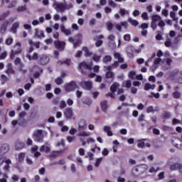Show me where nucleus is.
Instances as JSON below:
<instances>
[{"mask_svg": "<svg viewBox=\"0 0 182 182\" xmlns=\"http://www.w3.org/2000/svg\"><path fill=\"white\" fill-rule=\"evenodd\" d=\"M26 58H28V60H38V63H40V65H47V63H49V57L46 55H39L37 53H33V55H31L30 54H26Z\"/></svg>", "mask_w": 182, "mask_h": 182, "instance_id": "nucleus-1", "label": "nucleus"}, {"mask_svg": "<svg viewBox=\"0 0 182 182\" xmlns=\"http://www.w3.org/2000/svg\"><path fill=\"white\" fill-rule=\"evenodd\" d=\"M53 8L57 12H60L61 14H63V12H65L66 10L72 9V8H73V4H67L66 3H59L55 1L53 3Z\"/></svg>", "mask_w": 182, "mask_h": 182, "instance_id": "nucleus-2", "label": "nucleus"}, {"mask_svg": "<svg viewBox=\"0 0 182 182\" xmlns=\"http://www.w3.org/2000/svg\"><path fill=\"white\" fill-rule=\"evenodd\" d=\"M22 52V44L21 43L17 42L13 47L11 53L10 58L11 60L15 59L16 55H19Z\"/></svg>", "mask_w": 182, "mask_h": 182, "instance_id": "nucleus-3", "label": "nucleus"}, {"mask_svg": "<svg viewBox=\"0 0 182 182\" xmlns=\"http://www.w3.org/2000/svg\"><path fill=\"white\" fill-rule=\"evenodd\" d=\"M82 39H83V36H82V34H77L75 36V38L70 37L68 41L73 43V48L76 49V48L82 43Z\"/></svg>", "mask_w": 182, "mask_h": 182, "instance_id": "nucleus-4", "label": "nucleus"}, {"mask_svg": "<svg viewBox=\"0 0 182 182\" xmlns=\"http://www.w3.org/2000/svg\"><path fill=\"white\" fill-rule=\"evenodd\" d=\"M161 16L159 15H153L151 16V28L153 31H156L157 29V23L156 22H159L161 20Z\"/></svg>", "mask_w": 182, "mask_h": 182, "instance_id": "nucleus-5", "label": "nucleus"}, {"mask_svg": "<svg viewBox=\"0 0 182 182\" xmlns=\"http://www.w3.org/2000/svg\"><path fill=\"white\" fill-rule=\"evenodd\" d=\"M34 140L38 143H42L43 141V131L41 129H38L34 132Z\"/></svg>", "mask_w": 182, "mask_h": 182, "instance_id": "nucleus-6", "label": "nucleus"}, {"mask_svg": "<svg viewBox=\"0 0 182 182\" xmlns=\"http://www.w3.org/2000/svg\"><path fill=\"white\" fill-rule=\"evenodd\" d=\"M75 89H77V85H76L75 81H71L65 85V92H73Z\"/></svg>", "mask_w": 182, "mask_h": 182, "instance_id": "nucleus-7", "label": "nucleus"}, {"mask_svg": "<svg viewBox=\"0 0 182 182\" xmlns=\"http://www.w3.org/2000/svg\"><path fill=\"white\" fill-rule=\"evenodd\" d=\"M77 136L80 137V140L82 142V146H86V141H85V137H89V136H90V132L82 131L78 133Z\"/></svg>", "mask_w": 182, "mask_h": 182, "instance_id": "nucleus-8", "label": "nucleus"}, {"mask_svg": "<svg viewBox=\"0 0 182 182\" xmlns=\"http://www.w3.org/2000/svg\"><path fill=\"white\" fill-rule=\"evenodd\" d=\"M156 55L158 58H156L154 61V67L155 69H157V66H159V65L163 62V60H161L160 58H161V56H163L164 54L163 53V51L159 50Z\"/></svg>", "mask_w": 182, "mask_h": 182, "instance_id": "nucleus-9", "label": "nucleus"}, {"mask_svg": "<svg viewBox=\"0 0 182 182\" xmlns=\"http://www.w3.org/2000/svg\"><path fill=\"white\" fill-rule=\"evenodd\" d=\"M80 86L85 90H90L93 87V83L91 81H82L80 82Z\"/></svg>", "mask_w": 182, "mask_h": 182, "instance_id": "nucleus-10", "label": "nucleus"}, {"mask_svg": "<svg viewBox=\"0 0 182 182\" xmlns=\"http://www.w3.org/2000/svg\"><path fill=\"white\" fill-rule=\"evenodd\" d=\"M115 28L119 31V32H122V26L125 29H127V26H129V24L127 23V21H122L121 23H116L114 24Z\"/></svg>", "mask_w": 182, "mask_h": 182, "instance_id": "nucleus-11", "label": "nucleus"}, {"mask_svg": "<svg viewBox=\"0 0 182 182\" xmlns=\"http://www.w3.org/2000/svg\"><path fill=\"white\" fill-rule=\"evenodd\" d=\"M173 99H180L181 97V91H180V87L178 86L174 87V92L172 93Z\"/></svg>", "mask_w": 182, "mask_h": 182, "instance_id": "nucleus-12", "label": "nucleus"}, {"mask_svg": "<svg viewBox=\"0 0 182 182\" xmlns=\"http://www.w3.org/2000/svg\"><path fill=\"white\" fill-rule=\"evenodd\" d=\"M20 26H21V23H19V21H16L12 25V27L10 29V32H11L12 33H16V32L18 31V29H19Z\"/></svg>", "mask_w": 182, "mask_h": 182, "instance_id": "nucleus-13", "label": "nucleus"}, {"mask_svg": "<svg viewBox=\"0 0 182 182\" xmlns=\"http://www.w3.org/2000/svg\"><path fill=\"white\" fill-rule=\"evenodd\" d=\"M40 151L44 153H49L50 151V144H49L48 143L43 144L40 148Z\"/></svg>", "mask_w": 182, "mask_h": 182, "instance_id": "nucleus-14", "label": "nucleus"}, {"mask_svg": "<svg viewBox=\"0 0 182 182\" xmlns=\"http://www.w3.org/2000/svg\"><path fill=\"white\" fill-rule=\"evenodd\" d=\"M64 116L66 119H72L73 116V109L72 108H68L64 112Z\"/></svg>", "mask_w": 182, "mask_h": 182, "instance_id": "nucleus-15", "label": "nucleus"}, {"mask_svg": "<svg viewBox=\"0 0 182 182\" xmlns=\"http://www.w3.org/2000/svg\"><path fill=\"white\" fill-rule=\"evenodd\" d=\"M103 38H104L103 35H100L95 38V41H96L97 39L95 42V46L97 48H100V46H102V45H103V41L100 40V39H103Z\"/></svg>", "mask_w": 182, "mask_h": 182, "instance_id": "nucleus-16", "label": "nucleus"}, {"mask_svg": "<svg viewBox=\"0 0 182 182\" xmlns=\"http://www.w3.org/2000/svg\"><path fill=\"white\" fill-rule=\"evenodd\" d=\"M79 68L80 69L81 72H83L85 69H88L90 70L92 69V65L86 64V63L82 62L79 64Z\"/></svg>", "mask_w": 182, "mask_h": 182, "instance_id": "nucleus-17", "label": "nucleus"}, {"mask_svg": "<svg viewBox=\"0 0 182 182\" xmlns=\"http://www.w3.org/2000/svg\"><path fill=\"white\" fill-rule=\"evenodd\" d=\"M35 38H38V39H42V38H45V33H43V31L36 28L35 30Z\"/></svg>", "mask_w": 182, "mask_h": 182, "instance_id": "nucleus-18", "label": "nucleus"}, {"mask_svg": "<svg viewBox=\"0 0 182 182\" xmlns=\"http://www.w3.org/2000/svg\"><path fill=\"white\" fill-rule=\"evenodd\" d=\"M114 59H117L118 64L119 63H123L124 62V59L122 58V55L120 54V53H117V52H114Z\"/></svg>", "mask_w": 182, "mask_h": 182, "instance_id": "nucleus-19", "label": "nucleus"}, {"mask_svg": "<svg viewBox=\"0 0 182 182\" xmlns=\"http://www.w3.org/2000/svg\"><path fill=\"white\" fill-rule=\"evenodd\" d=\"M54 45L59 50H63V49H65V42L55 41Z\"/></svg>", "mask_w": 182, "mask_h": 182, "instance_id": "nucleus-20", "label": "nucleus"}, {"mask_svg": "<svg viewBox=\"0 0 182 182\" xmlns=\"http://www.w3.org/2000/svg\"><path fill=\"white\" fill-rule=\"evenodd\" d=\"M8 151H9V145L4 144L0 148V156H2V154H6V153H8Z\"/></svg>", "mask_w": 182, "mask_h": 182, "instance_id": "nucleus-21", "label": "nucleus"}, {"mask_svg": "<svg viewBox=\"0 0 182 182\" xmlns=\"http://www.w3.org/2000/svg\"><path fill=\"white\" fill-rule=\"evenodd\" d=\"M9 24V21H5L1 25V33H5L6 32V29L8 28V25Z\"/></svg>", "mask_w": 182, "mask_h": 182, "instance_id": "nucleus-22", "label": "nucleus"}, {"mask_svg": "<svg viewBox=\"0 0 182 182\" xmlns=\"http://www.w3.org/2000/svg\"><path fill=\"white\" fill-rule=\"evenodd\" d=\"M6 73L7 75H15V70L12 68V64L7 65V69L6 70Z\"/></svg>", "mask_w": 182, "mask_h": 182, "instance_id": "nucleus-23", "label": "nucleus"}, {"mask_svg": "<svg viewBox=\"0 0 182 182\" xmlns=\"http://www.w3.org/2000/svg\"><path fill=\"white\" fill-rule=\"evenodd\" d=\"M31 153L33 154L34 157L38 158L41 156V152L38 151V146H33L31 148Z\"/></svg>", "mask_w": 182, "mask_h": 182, "instance_id": "nucleus-24", "label": "nucleus"}, {"mask_svg": "<svg viewBox=\"0 0 182 182\" xmlns=\"http://www.w3.org/2000/svg\"><path fill=\"white\" fill-rule=\"evenodd\" d=\"M86 127V121L80 119L78 122V130H84Z\"/></svg>", "mask_w": 182, "mask_h": 182, "instance_id": "nucleus-25", "label": "nucleus"}, {"mask_svg": "<svg viewBox=\"0 0 182 182\" xmlns=\"http://www.w3.org/2000/svg\"><path fill=\"white\" fill-rule=\"evenodd\" d=\"M62 153V150L60 151H53L51 152V154L49 155V157L50 159H56Z\"/></svg>", "mask_w": 182, "mask_h": 182, "instance_id": "nucleus-26", "label": "nucleus"}, {"mask_svg": "<svg viewBox=\"0 0 182 182\" xmlns=\"http://www.w3.org/2000/svg\"><path fill=\"white\" fill-rule=\"evenodd\" d=\"M117 66H119L118 63L114 62L112 65L105 67V70H107V72H112V69H113V68H117Z\"/></svg>", "mask_w": 182, "mask_h": 182, "instance_id": "nucleus-27", "label": "nucleus"}, {"mask_svg": "<svg viewBox=\"0 0 182 182\" xmlns=\"http://www.w3.org/2000/svg\"><path fill=\"white\" fill-rule=\"evenodd\" d=\"M119 87H120V85H119V83L117 82H115L111 86L110 91L112 92V93H114L115 92H117Z\"/></svg>", "mask_w": 182, "mask_h": 182, "instance_id": "nucleus-28", "label": "nucleus"}, {"mask_svg": "<svg viewBox=\"0 0 182 182\" xmlns=\"http://www.w3.org/2000/svg\"><path fill=\"white\" fill-rule=\"evenodd\" d=\"M60 29L63 33H65V35H66L67 36L72 33V31H70V30L69 29H66L64 25L60 26Z\"/></svg>", "mask_w": 182, "mask_h": 182, "instance_id": "nucleus-29", "label": "nucleus"}, {"mask_svg": "<svg viewBox=\"0 0 182 182\" xmlns=\"http://www.w3.org/2000/svg\"><path fill=\"white\" fill-rule=\"evenodd\" d=\"M112 128L109 126H105L103 128L104 132L107 133V136H113V132L111 130Z\"/></svg>", "mask_w": 182, "mask_h": 182, "instance_id": "nucleus-30", "label": "nucleus"}, {"mask_svg": "<svg viewBox=\"0 0 182 182\" xmlns=\"http://www.w3.org/2000/svg\"><path fill=\"white\" fill-rule=\"evenodd\" d=\"M100 105L102 112H106V110L109 109V105H107V101H102L101 102Z\"/></svg>", "mask_w": 182, "mask_h": 182, "instance_id": "nucleus-31", "label": "nucleus"}, {"mask_svg": "<svg viewBox=\"0 0 182 182\" xmlns=\"http://www.w3.org/2000/svg\"><path fill=\"white\" fill-rule=\"evenodd\" d=\"M144 89L145 90H150V89H151V90H154V89H156V85L154 84L151 85L150 83H146L144 85Z\"/></svg>", "mask_w": 182, "mask_h": 182, "instance_id": "nucleus-32", "label": "nucleus"}, {"mask_svg": "<svg viewBox=\"0 0 182 182\" xmlns=\"http://www.w3.org/2000/svg\"><path fill=\"white\" fill-rule=\"evenodd\" d=\"M140 168H139V166L134 167L132 171V176H133V177H137V176H139V174H137V173H139V171H140Z\"/></svg>", "mask_w": 182, "mask_h": 182, "instance_id": "nucleus-33", "label": "nucleus"}, {"mask_svg": "<svg viewBox=\"0 0 182 182\" xmlns=\"http://www.w3.org/2000/svg\"><path fill=\"white\" fill-rule=\"evenodd\" d=\"M119 14L121 15V16H124V15H129L130 12L129 11V10H126L123 8H120L119 11Z\"/></svg>", "mask_w": 182, "mask_h": 182, "instance_id": "nucleus-34", "label": "nucleus"}, {"mask_svg": "<svg viewBox=\"0 0 182 182\" xmlns=\"http://www.w3.org/2000/svg\"><path fill=\"white\" fill-rule=\"evenodd\" d=\"M0 80L1 82V85H5V83L9 80V78H8V76L3 74L1 75Z\"/></svg>", "mask_w": 182, "mask_h": 182, "instance_id": "nucleus-35", "label": "nucleus"}, {"mask_svg": "<svg viewBox=\"0 0 182 182\" xmlns=\"http://www.w3.org/2000/svg\"><path fill=\"white\" fill-rule=\"evenodd\" d=\"M124 87H127V89H130L132 87V80H127L123 82Z\"/></svg>", "mask_w": 182, "mask_h": 182, "instance_id": "nucleus-36", "label": "nucleus"}, {"mask_svg": "<svg viewBox=\"0 0 182 182\" xmlns=\"http://www.w3.org/2000/svg\"><path fill=\"white\" fill-rule=\"evenodd\" d=\"M140 171H141L142 173H144V171H146V170L149 168V166H147L146 164H141L139 166H138Z\"/></svg>", "mask_w": 182, "mask_h": 182, "instance_id": "nucleus-37", "label": "nucleus"}, {"mask_svg": "<svg viewBox=\"0 0 182 182\" xmlns=\"http://www.w3.org/2000/svg\"><path fill=\"white\" fill-rule=\"evenodd\" d=\"M128 21L129 22V23H131V25H132L133 26H137L139 25V21H137V20H134L132 18H128Z\"/></svg>", "mask_w": 182, "mask_h": 182, "instance_id": "nucleus-38", "label": "nucleus"}, {"mask_svg": "<svg viewBox=\"0 0 182 182\" xmlns=\"http://www.w3.org/2000/svg\"><path fill=\"white\" fill-rule=\"evenodd\" d=\"M82 103H84V105H87V106H90V105H92V99L89 97L83 98Z\"/></svg>", "mask_w": 182, "mask_h": 182, "instance_id": "nucleus-39", "label": "nucleus"}, {"mask_svg": "<svg viewBox=\"0 0 182 182\" xmlns=\"http://www.w3.org/2000/svg\"><path fill=\"white\" fill-rule=\"evenodd\" d=\"M15 147L16 150H21V149H23V147H25V144L22 142H16Z\"/></svg>", "mask_w": 182, "mask_h": 182, "instance_id": "nucleus-40", "label": "nucleus"}, {"mask_svg": "<svg viewBox=\"0 0 182 182\" xmlns=\"http://www.w3.org/2000/svg\"><path fill=\"white\" fill-rule=\"evenodd\" d=\"M65 163L66 161H65L64 159H60L58 161L50 164V166H56V164H60V166H65Z\"/></svg>", "mask_w": 182, "mask_h": 182, "instance_id": "nucleus-41", "label": "nucleus"}, {"mask_svg": "<svg viewBox=\"0 0 182 182\" xmlns=\"http://www.w3.org/2000/svg\"><path fill=\"white\" fill-rule=\"evenodd\" d=\"M136 71L131 70L128 73V77L130 79H132V80L136 79Z\"/></svg>", "mask_w": 182, "mask_h": 182, "instance_id": "nucleus-42", "label": "nucleus"}, {"mask_svg": "<svg viewBox=\"0 0 182 182\" xmlns=\"http://www.w3.org/2000/svg\"><path fill=\"white\" fill-rule=\"evenodd\" d=\"M177 140H179L178 138L173 137L172 139V143H173V146H175L176 147H178V149H181V150H182V144L180 146H178V144L176 143V141H177Z\"/></svg>", "mask_w": 182, "mask_h": 182, "instance_id": "nucleus-43", "label": "nucleus"}, {"mask_svg": "<svg viewBox=\"0 0 182 182\" xmlns=\"http://www.w3.org/2000/svg\"><path fill=\"white\" fill-rule=\"evenodd\" d=\"M114 74L112 71H107L105 73V77L107 79H112V77H114Z\"/></svg>", "mask_w": 182, "mask_h": 182, "instance_id": "nucleus-44", "label": "nucleus"}, {"mask_svg": "<svg viewBox=\"0 0 182 182\" xmlns=\"http://www.w3.org/2000/svg\"><path fill=\"white\" fill-rule=\"evenodd\" d=\"M102 62L104 63H107V62H112V56H110V55H105L102 58Z\"/></svg>", "mask_w": 182, "mask_h": 182, "instance_id": "nucleus-45", "label": "nucleus"}, {"mask_svg": "<svg viewBox=\"0 0 182 182\" xmlns=\"http://www.w3.org/2000/svg\"><path fill=\"white\" fill-rule=\"evenodd\" d=\"M162 117L164 119H170V117H171V113H170L169 112H167V111H164L162 113Z\"/></svg>", "mask_w": 182, "mask_h": 182, "instance_id": "nucleus-46", "label": "nucleus"}, {"mask_svg": "<svg viewBox=\"0 0 182 182\" xmlns=\"http://www.w3.org/2000/svg\"><path fill=\"white\" fill-rule=\"evenodd\" d=\"M13 42H14V38H12L11 37H9L5 40V44L7 45L8 46H9V45H12Z\"/></svg>", "mask_w": 182, "mask_h": 182, "instance_id": "nucleus-47", "label": "nucleus"}, {"mask_svg": "<svg viewBox=\"0 0 182 182\" xmlns=\"http://www.w3.org/2000/svg\"><path fill=\"white\" fill-rule=\"evenodd\" d=\"M166 64L168 65V66L167 67H164V69L165 70H167V69H168L170 68V65L173 63V60L171 58H168V59H166Z\"/></svg>", "mask_w": 182, "mask_h": 182, "instance_id": "nucleus-48", "label": "nucleus"}, {"mask_svg": "<svg viewBox=\"0 0 182 182\" xmlns=\"http://www.w3.org/2000/svg\"><path fill=\"white\" fill-rule=\"evenodd\" d=\"M137 147H141V149H144L146 147V144L143 140L138 141Z\"/></svg>", "mask_w": 182, "mask_h": 182, "instance_id": "nucleus-49", "label": "nucleus"}, {"mask_svg": "<svg viewBox=\"0 0 182 182\" xmlns=\"http://www.w3.org/2000/svg\"><path fill=\"white\" fill-rule=\"evenodd\" d=\"M158 26H159L162 31H164V26H166V23H164L163 18L159 22Z\"/></svg>", "mask_w": 182, "mask_h": 182, "instance_id": "nucleus-50", "label": "nucleus"}, {"mask_svg": "<svg viewBox=\"0 0 182 182\" xmlns=\"http://www.w3.org/2000/svg\"><path fill=\"white\" fill-rule=\"evenodd\" d=\"M25 159V153H21L19 155H18V157L17 158V160L18 161H23Z\"/></svg>", "mask_w": 182, "mask_h": 182, "instance_id": "nucleus-51", "label": "nucleus"}, {"mask_svg": "<svg viewBox=\"0 0 182 182\" xmlns=\"http://www.w3.org/2000/svg\"><path fill=\"white\" fill-rule=\"evenodd\" d=\"M172 45L173 43L171 42V39L167 38L166 41L165 42V46H166V48H170Z\"/></svg>", "mask_w": 182, "mask_h": 182, "instance_id": "nucleus-52", "label": "nucleus"}, {"mask_svg": "<svg viewBox=\"0 0 182 182\" xmlns=\"http://www.w3.org/2000/svg\"><path fill=\"white\" fill-rule=\"evenodd\" d=\"M82 50L85 53V56H90L92 55V53L89 52V48H87V47L82 48Z\"/></svg>", "mask_w": 182, "mask_h": 182, "instance_id": "nucleus-53", "label": "nucleus"}, {"mask_svg": "<svg viewBox=\"0 0 182 182\" xmlns=\"http://www.w3.org/2000/svg\"><path fill=\"white\" fill-rule=\"evenodd\" d=\"M170 17L173 19L174 21H178V18L176 17V13L173 11L170 12Z\"/></svg>", "mask_w": 182, "mask_h": 182, "instance_id": "nucleus-54", "label": "nucleus"}, {"mask_svg": "<svg viewBox=\"0 0 182 182\" xmlns=\"http://www.w3.org/2000/svg\"><path fill=\"white\" fill-rule=\"evenodd\" d=\"M56 85H62L63 83V79L61 77H57L55 79Z\"/></svg>", "mask_w": 182, "mask_h": 182, "instance_id": "nucleus-55", "label": "nucleus"}, {"mask_svg": "<svg viewBox=\"0 0 182 182\" xmlns=\"http://www.w3.org/2000/svg\"><path fill=\"white\" fill-rule=\"evenodd\" d=\"M108 31H112L113 29V23L110 21L107 22L106 23Z\"/></svg>", "mask_w": 182, "mask_h": 182, "instance_id": "nucleus-56", "label": "nucleus"}, {"mask_svg": "<svg viewBox=\"0 0 182 182\" xmlns=\"http://www.w3.org/2000/svg\"><path fill=\"white\" fill-rule=\"evenodd\" d=\"M108 4L109 6H112V8H116L117 6V4L113 1V0L108 1Z\"/></svg>", "mask_w": 182, "mask_h": 182, "instance_id": "nucleus-57", "label": "nucleus"}, {"mask_svg": "<svg viewBox=\"0 0 182 182\" xmlns=\"http://www.w3.org/2000/svg\"><path fill=\"white\" fill-rule=\"evenodd\" d=\"M141 18L142 19H144V21H149V14H147V12H144L141 14Z\"/></svg>", "mask_w": 182, "mask_h": 182, "instance_id": "nucleus-58", "label": "nucleus"}, {"mask_svg": "<svg viewBox=\"0 0 182 182\" xmlns=\"http://www.w3.org/2000/svg\"><path fill=\"white\" fill-rule=\"evenodd\" d=\"M156 39L157 41H161L163 36H161V31H157V35L156 36Z\"/></svg>", "mask_w": 182, "mask_h": 182, "instance_id": "nucleus-59", "label": "nucleus"}, {"mask_svg": "<svg viewBox=\"0 0 182 182\" xmlns=\"http://www.w3.org/2000/svg\"><path fill=\"white\" fill-rule=\"evenodd\" d=\"M23 11H26V6H21L17 9V12H23Z\"/></svg>", "mask_w": 182, "mask_h": 182, "instance_id": "nucleus-60", "label": "nucleus"}, {"mask_svg": "<svg viewBox=\"0 0 182 182\" xmlns=\"http://www.w3.org/2000/svg\"><path fill=\"white\" fill-rule=\"evenodd\" d=\"M154 112V106H149L146 108V113H151Z\"/></svg>", "mask_w": 182, "mask_h": 182, "instance_id": "nucleus-61", "label": "nucleus"}, {"mask_svg": "<svg viewBox=\"0 0 182 182\" xmlns=\"http://www.w3.org/2000/svg\"><path fill=\"white\" fill-rule=\"evenodd\" d=\"M67 105H66V102L65 100H62L60 102V109H65V107H66Z\"/></svg>", "mask_w": 182, "mask_h": 182, "instance_id": "nucleus-62", "label": "nucleus"}, {"mask_svg": "<svg viewBox=\"0 0 182 182\" xmlns=\"http://www.w3.org/2000/svg\"><path fill=\"white\" fill-rule=\"evenodd\" d=\"M179 167H180V164H175L171 166V170H177V168H179Z\"/></svg>", "mask_w": 182, "mask_h": 182, "instance_id": "nucleus-63", "label": "nucleus"}, {"mask_svg": "<svg viewBox=\"0 0 182 182\" xmlns=\"http://www.w3.org/2000/svg\"><path fill=\"white\" fill-rule=\"evenodd\" d=\"M181 124V121L174 118L173 120H172V124L174 126L176 124Z\"/></svg>", "mask_w": 182, "mask_h": 182, "instance_id": "nucleus-64", "label": "nucleus"}]
</instances>
